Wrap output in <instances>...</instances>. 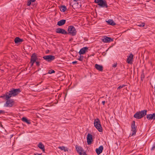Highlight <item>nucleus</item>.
Wrapping results in <instances>:
<instances>
[{
    "label": "nucleus",
    "mask_w": 155,
    "mask_h": 155,
    "mask_svg": "<svg viewBox=\"0 0 155 155\" xmlns=\"http://www.w3.org/2000/svg\"><path fill=\"white\" fill-rule=\"evenodd\" d=\"M20 92V88H12L9 92H6V97L5 99L6 102L4 104V106L6 107H12L14 104L13 100L10 98L12 97L15 96L18 94Z\"/></svg>",
    "instance_id": "f257e3e1"
},
{
    "label": "nucleus",
    "mask_w": 155,
    "mask_h": 155,
    "mask_svg": "<svg viewBox=\"0 0 155 155\" xmlns=\"http://www.w3.org/2000/svg\"><path fill=\"white\" fill-rule=\"evenodd\" d=\"M147 110H143L137 112L134 116V117L137 119H140L147 114Z\"/></svg>",
    "instance_id": "f03ea898"
},
{
    "label": "nucleus",
    "mask_w": 155,
    "mask_h": 155,
    "mask_svg": "<svg viewBox=\"0 0 155 155\" xmlns=\"http://www.w3.org/2000/svg\"><path fill=\"white\" fill-rule=\"evenodd\" d=\"M94 124L95 127L99 132H102V128L101 124L100 121L99 119L97 118L94 120Z\"/></svg>",
    "instance_id": "7ed1b4c3"
},
{
    "label": "nucleus",
    "mask_w": 155,
    "mask_h": 155,
    "mask_svg": "<svg viewBox=\"0 0 155 155\" xmlns=\"http://www.w3.org/2000/svg\"><path fill=\"white\" fill-rule=\"evenodd\" d=\"M94 2L97 3L101 7L107 8L108 5L106 1L105 0H95Z\"/></svg>",
    "instance_id": "20e7f679"
},
{
    "label": "nucleus",
    "mask_w": 155,
    "mask_h": 155,
    "mask_svg": "<svg viewBox=\"0 0 155 155\" xmlns=\"http://www.w3.org/2000/svg\"><path fill=\"white\" fill-rule=\"evenodd\" d=\"M68 32L67 34H69L72 36H74L76 34V30L73 26H69L68 27Z\"/></svg>",
    "instance_id": "39448f33"
},
{
    "label": "nucleus",
    "mask_w": 155,
    "mask_h": 155,
    "mask_svg": "<svg viewBox=\"0 0 155 155\" xmlns=\"http://www.w3.org/2000/svg\"><path fill=\"white\" fill-rule=\"evenodd\" d=\"M131 130L132 132V134H130V136H132L135 135L137 132V127L135 125V121H133L131 124Z\"/></svg>",
    "instance_id": "423d86ee"
},
{
    "label": "nucleus",
    "mask_w": 155,
    "mask_h": 155,
    "mask_svg": "<svg viewBox=\"0 0 155 155\" xmlns=\"http://www.w3.org/2000/svg\"><path fill=\"white\" fill-rule=\"evenodd\" d=\"M43 58L48 62H50L54 60L55 58V57L52 55H48L44 56Z\"/></svg>",
    "instance_id": "0eeeda50"
},
{
    "label": "nucleus",
    "mask_w": 155,
    "mask_h": 155,
    "mask_svg": "<svg viewBox=\"0 0 155 155\" xmlns=\"http://www.w3.org/2000/svg\"><path fill=\"white\" fill-rule=\"evenodd\" d=\"M75 148L79 154L80 155H87L85 152H84L82 153L83 150L81 147L76 145Z\"/></svg>",
    "instance_id": "6e6552de"
},
{
    "label": "nucleus",
    "mask_w": 155,
    "mask_h": 155,
    "mask_svg": "<svg viewBox=\"0 0 155 155\" xmlns=\"http://www.w3.org/2000/svg\"><path fill=\"white\" fill-rule=\"evenodd\" d=\"M37 59L38 58L35 53H33L32 54L31 58V61L30 63L31 65V66H33L34 63L36 61Z\"/></svg>",
    "instance_id": "1a4fd4ad"
},
{
    "label": "nucleus",
    "mask_w": 155,
    "mask_h": 155,
    "mask_svg": "<svg viewBox=\"0 0 155 155\" xmlns=\"http://www.w3.org/2000/svg\"><path fill=\"white\" fill-rule=\"evenodd\" d=\"M55 31L57 33H60L64 35L67 34L68 33V32L65 30L60 28H57Z\"/></svg>",
    "instance_id": "9d476101"
},
{
    "label": "nucleus",
    "mask_w": 155,
    "mask_h": 155,
    "mask_svg": "<svg viewBox=\"0 0 155 155\" xmlns=\"http://www.w3.org/2000/svg\"><path fill=\"white\" fill-rule=\"evenodd\" d=\"M93 140L92 135L90 134H88L87 137V142L88 145H90L91 143Z\"/></svg>",
    "instance_id": "9b49d317"
},
{
    "label": "nucleus",
    "mask_w": 155,
    "mask_h": 155,
    "mask_svg": "<svg viewBox=\"0 0 155 155\" xmlns=\"http://www.w3.org/2000/svg\"><path fill=\"white\" fill-rule=\"evenodd\" d=\"M102 41L104 43H108L113 41V39L110 38L107 36H105L102 39Z\"/></svg>",
    "instance_id": "f8f14e48"
},
{
    "label": "nucleus",
    "mask_w": 155,
    "mask_h": 155,
    "mask_svg": "<svg viewBox=\"0 0 155 155\" xmlns=\"http://www.w3.org/2000/svg\"><path fill=\"white\" fill-rule=\"evenodd\" d=\"M133 56L134 55L132 53L127 56V62L128 63L130 64H132L131 62L133 60Z\"/></svg>",
    "instance_id": "ddd939ff"
},
{
    "label": "nucleus",
    "mask_w": 155,
    "mask_h": 155,
    "mask_svg": "<svg viewBox=\"0 0 155 155\" xmlns=\"http://www.w3.org/2000/svg\"><path fill=\"white\" fill-rule=\"evenodd\" d=\"M103 150V147L102 146H100L98 148H96L95 151L97 154L99 155L102 152Z\"/></svg>",
    "instance_id": "4468645a"
},
{
    "label": "nucleus",
    "mask_w": 155,
    "mask_h": 155,
    "mask_svg": "<svg viewBox=\"0 0 155 155\" xmlns=\"http://www.w3.org/2000/svg\"><path fill=\"white\" fill-rule=\"evenodd\" d=\"M146 117L148 120H155V113H154L153 114H150L147 115Z\"/></svg>",
    "instance_id": "2eb2a0df"
},
{
    "label": "nucleus",
    "mask_w": 155,
    "mask_h": 155,
    "mask_svg": "<svg viewBox=\"0 0 155 155\" xmlns=\"http://www.w3.org/2000/svg\"><path fill=\"white\" fill-rule=\"evenodd\" d=\"M88 49V48L87 47H85L82 48L79 52V54L81 55L84 54L87 51Z\"/></svg>",
    "instance_id": "dca6fc26"
},
{
    "label": "nucleus",
    "mask_w": 155,
    "mask_h": 155,
    "mask_svg": "<svg viewBox=\"0 0 155 155\" xmlns=\"http://www.w3.org/2000/svg\"><path fill=\"white\" fill-rule=\"evenodd\" d=\"M95 67L99 71H102L103 70V67L102 65L96 64L95 65Z\"/></svg>",
    "instance_id": "f3484780"
},
{
    "label": "nucleus",
    "mask_w": 155,
    "mask_h": 155,
    "mask_svg": "<svg viewBox=\"0 0 155 155\" xmlns=\"http://www.w3.org/2000/svg\"><path fill=\"white\" fill-rule=\"evenodd\" d=\"M23 41V39L20 38L18 37H16L14 40L16 44H18L20 42H22Z\"/></svg>",
    "instance_id": "a211bd4d"
},
{
    "label": "nucleus",
    "mask_w": 155,
    "mask_h": 155,
    "mask_svg": "<svg viewBox=\"0 0 155 155\" xmlns=\"http://www.w3.org/2000/svg\"><path fill=\"white\" fill-rule=\"evenodd\" d=\"M66 22V20L64 19H62L61 20L57 23V25L59 26H61L64 25Z\"/></svg>",
    "instance_id": "6ab92c4d"
},
{
    "label": "nucleus",
    "mask_w": 155,
    "mask_h": 155,
    "mask_svg": "<svg viewBox=\"0 0 155 155\" xmlns=\"http://www.w3.org/2000/svg\"><path fill=\"white\" fill-rule=\"evenodd\" d=\"M38 147L42 150L43 152H45V146L41 142L39 143L38 145Z\"/></svg>",
    "instance_id": "aec40b11"
},
{
    "label": "nucleus",
    "mask_w": 155,
    "mask_h": 155,
    "mask_svg": "<svg viewBox=\"0 0 155 155\" xmlns=\"http://www.w3.org/2000/svg\"><path fill=\"white\" fill-rule=\"evenodd\" d=\"M106 21L108 23V24L111 25H116V23L112 20L109 19Z\"/></svg>",
    "instance_id": "412c9836"
},
{
    "label": "nucleus",
    "mask_w": 155,
    "mask_h": 155,
    "mask_svg": "<svg viewBox=\"0 0 155 155\" xmlns=\"http://www.w3.org/2000/svg\"><path fill=\"white\" fill-rule=\"evenodd\" d=\"M58 148L61 150H64V152L68 151V148L64 146L59 147Z\"/></svg>",
    "instance_id": "4be33fe9"
},
{
    "label": "nucleus",
    "mask_w": 155,
    "mask_h": 155,
    "mask_svg": "<svg viewBox=\"0 0 155 155\" xmlns=\"http://www.w3.org/2000/svg\"><path fill=\"white\" fill-rule=\"evenodd\" d=\"M22 121L25 122L28 124H31V122L30 121L28 120L26 117H23L22 119Z\"/></svg>",
    "instance_id": "5701e85b"
},
{
    "label": "nucleus",
    "mask_w": 155,
    "mask_h": 155,
    "mask_svg": "<svg viewBox=\"0 0 155 155\" xmlns=\"http://www.w3.org/2000/svg\"><path fill=\"white\" fill-rule=\"evenodd\" d=\"M60 10L63 12H64L67 9L66 7L65 6L61 5L60 7Z\"/></svg>",
    "instance_id": "b1692460"
},
{
    "label": "nucleus",
    "mask_w": 155,
    "mask_h": 155,
    "mask_svg": "<svg viewBox=\"0 0 155 155\" xmlns=\"http://www.w3.org/2000/svg\"><path fill=\"white\" fill-rule=\"evenodd\" d=\"M145 77L144 74L143 72V71L141 75V80L143 81V79Z\"/></svg>",
    "instance_id": "393cba45"
},
{
    "label": "nucleus",
    "mask_w": 155,
    "mask_h": 155,
    "mask_svg": "<svg viewBox=\"0 0 155 155\" xmlns=\"http://www.w3.org/2000/svg\"><path fill=\"white\" fill-rule=\"evenodd\" d=\"M137 25L139 27H143L144 26L145 23L144 22H143L141 24H140L139 23H138Z\"/></svg>",
    "instance_id": "a878e982"
},
{
    "label": "nucleus",
    "mask_w": 155,
    "mask_h": 155,
    "mask_svg": "<svg viewBox=\"0 0 155 155\" xmlns=\"http://www.w3.org/2000/svg\"><path fill=\"white\" fill-rule=\"evenodd\" d=\"M84 57L83 56H81V55H80V56L79 57V58H78V60H79L80 61H82Z\"/></svg>",
    "instance_id": "bb28decb"
},
{
    "label": "nucleus",
    "mask_w": 155,
    "mask_h": 155,
    "mask_svg": "<svg viewBox=\"0 0 155 155\" xmlns=\"http://www.w3.org/2000/svg\"><path fill=\"white\" fill-rule=\"evenodd\" d=\"M55 72V71L52 69L50 70L49 71L48 74H51L52 73H54Z\"/></svg>",
    "instance_id": "cd10ccee"
},
{
    "label": "nucleus",
    "mask_w": 155,
    "mask_h": 155,
    "mask_svg": "<svg viewBox=\"0 0 155 155\" xmlns=\"http://www.w3.org/2000/svg\"><path fill=\"white\" fill-rule=\"evenodd\" d=\"M125 86V85L124 84H122V85H121L120 86H119L117 87V90L120 89V88H122L124 87Z\"/></svg>",
    "instance_id": "c85d7f7f"
},
{
    "label": "nucleus",
    "mask_w": 155,
    "mask_h": 155,
    "mask_svg": "<svg viewBox=\"0 0 155 155\" xmlns=\"http://www.w3.org/2000/svg\"><path fill=\"white\" fill-rule=\"evenodd\" d=\"M155 149V142L154 143L153 145V146L151 149V150L152 151Z\"/></svg>",
    "instance_id": "c756f323"
},
{
    "label": "nucleus",
    "mask_w": 155,
    "mask_h": 155,
    "mask_svg": "<svg viewBox=\"0 0 155 155\" xmlns=\"http://www.w3.org/2000/svg\"><path fill=\"white\" fill-rule=\"evenodd\" d=\"M31 4V2L29 0L28 1V3H27V5L28 6H30Z\"/></svg>",
    "instance_id": "7c9ffc66"
},
{
    "label": "nucleus",
    "mask_w": 155,
    "mask_h": 155,
    "mask_svg": "<svg viewBox=\"0 0 155 155\" xmlns=\"http://www.w3.org/2000/svg\"><path fill=\"white\" fill-rule=\"evenodd\" d=\"M35 62H36V65L37 66H39V65H40L39 62L38 61H36Z\"/></svg>",
    "instance_id": "2f4dec72"
},
{
    "label": "nucleus",
    "mask_w": 155,
    "mask_h": 155,
    "mask_svg": "<svg viewBox=\"0 0 155 155\" xmlns=\"http://www.w3.org/2000/svg\"><path fill=\"white\" fill-rule=\"evenodd\" d=\"M5 97H6V93L5 94H4L3 96H0V97L2 98H4Z\"/></svg>",
    "instance_id": "473e14b6"
},
{
    "label": "nucleus",
    "mask_w": 155,
    "mask_h": 155,
    "mask_svg": "<svg viewBox=\"0 0 155 155\" xmlns=\"http://www.w3.org/2000/svg\"><path fill=\"white\" fill-rule=\"evenodd\" d=\"M117 63H115L114 64V65L112 66L114 68H115L117 67Z\"/></svg>",
    "instance_id": "72a5a7b5"
},
{
    "label": "nucleus",
    "mask_w": 155,
    "mask_h": 155,
    "mask_svg": "<svg viewBox=\"0 0 155 155\" xmlns=\"http://www.w3.org/2000/svg\"><path fill=\"white\" fill-rule=\"evenodd\" d=\"M5 113V111L2 110H0V114H4Z\"/></svg>",
    "instance_id": "f704fd0d"
},
{
    "label": "nucleus",
    "mask_w": 155,
    "mask_h": 155,
    "mask_svg": "<svg viewBox=\"0 0 155 155\" xmlns=\"http://www.w3.org/2000/svg\"><path fill=\"white\" fill-rule=\"evenodd\" d=\"M34 154L35 155H41L42 154V153L39 154V153H34Z\"/></svg>",
    "instance_id": "c9c22d12"
},
{
    "label": "nucleus",
    "mask_w": 155,
    "mask_h": 155,
    "mask_svg": "<svg viewBox=\"0 0 155 155\" xmlns=\"http://www.w3.org/2000/svg\"><path fill=\"white\" fill-rule=\"evenodd\" d=\"M77 61H73L72 62V63L73 64H76L77 63Z\"/></svg>",
    "instance_id": "e433bc0d"
},
{
    "label": "nucleus",
    "mask_w": 155,
    "mask_h": 155,
    "mask_svg": "<svg viewBox=\"0 0 155 155\" xmlns=\"http://www.w3.org/2000/svg\"><path fill=\"white\" fill-rule=\"evenodd\" d=\"M105 101H102V104H103V105H104L105 103Z\"/></svg>",
    "instance_id": "4c0bfd02"
},
{
    "label": "nucleus",
    "mask_w": 155,
    "mask_h": 155,
    "mask_svg": "<svg viewBox=\"0 0 155 155\" xmlns=\"http://www.w3.org/2000/svg\"><path fill=\"white\" fill-rule=\"evenodd\" d=\"M31 2H35V0H29Z\"/></svg>",
    "instance_id": "58836bf2"
},
{
    "label": "nucleus",
    "mask_w": 155,
    "mask_h": 155,
    "mask_svg": "<svg viewBox=\"0 0 155 155\" xmlns=\"http://www.w3.org/2000/svg\"><path fill=\"white\" fill-rule=\"evenodd\" d=\"M115 144H116L117 145V143H115Z\"/></svg>",
    "instance_id": "ea45409f"
},
{
    "label": "nucleus",
    "mask_w": 155,
    "mask_h": 155,
    "mask_svg": "<svg viewBox=\"0 0 155 155\" xmlns=\"http://www.w3.org/2000/svg\"><path fill=\"white\" fill-rule=\"evenodd\" d=\"M41 82H41L39 83V84H41Z\"/></svg>",
    "instance_id": "a19ab883"
}]
</instances>
